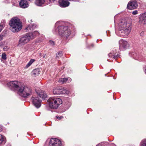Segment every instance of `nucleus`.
Instances as JSON below:
<instances>
[{
	"instance_id": "29",
	"label": "nucleus",
	"mask_w": 146,
	"mask_h": 146,
	"mask_svg": "<svg viewBox=\"0 0 146 146\" xmlns=\"http://www.w3.org/2000/svg\"><path fill=\"white\" fill-rule=\"evenodd\" d=\"M3 35L1 34L0 35V41L3 39Z\"/></svg>"
},
{
	"instance_id": "34",
	"label": "nucleus",
	"mask_w": 146,
	"mask_h": 146,
	"mask_svg": "<svg viewBox=\"0 0 146 146\" xmlns=\"http://www.w3.org/2000/svg\"><path fill=\"white\" fill-rule=\"evenodd\" d=\"M0 27H0V29H1V30H2V29H3V26H2V25H0Z\"/></svg>"
},
{
	"instance_id": "9",
	"label": "nucleus",
	"mask_w": 146,
	"mask_h": 146,
	"mask_svg": "<svg viewBox=\"0 0 146 146\" xmlns=\"http://www.w3.org/2000/svg\"><path fill=\"white\" fill-rule=\"evenodd\" d=\"M31 99L34 105L36 108H38L40 107L41 100H40L38 97H33Z\"/></svg>"
},
{
	"instance_id": "12",
	"label": "nucleus",
	"mask_w": 146,
	"mask_h": 146,
	"mask_svg": "<svg viewBox=\"0 0 146 146\" xmlns=\"http://www.w3.org/2000/svg\"><path fill=\"white\" fill-rule=\"evenodd\" d=\"M116 49H114L108 54V55L110 58H113L116 60L117 58L120 57V55H119Z\"/></svg>"
},
{
	"instance_id": "26",
	"label": "nucleus",
	"mask_w": 146,
	"mask_h": 146,
	"mask_svg": "<svg viewBox=\"0 0 146 146\" xmlns=\"http://www.w3.org/2000/svg\"><path fill=\"white\" fill-rule=\"evenodd\" d=\"M1 57L3 60H6L7 59L6 55L5 53H3L2 54Z\"/></svg>"
},
{
	"instance_id": "1",
	"label": "nucleus",
	"mask_w": 146,
	"mask_h": 146,
	"mask_svg": "<svg viewBox=\"0 0 146 146\" xmlns=\"http://www.w3.org/2000/svg\"><path fill=\"white\" fill-rule=\"evenodd\" d=\"M7 85L17 89L18 94L23 98H29L32 94L33 91L30 88L25 86L19 87V82L17 81L11 82L7 83Z\"/></svg>"
},
{
	"instance_id": "38",
	"label": "nucleus",
	"mask_w": 146,
	"mask_h": 146,
	"mask_svg": "<svg viewBox=\"0 0 146 146\" xmlns=\"http://www.w3.org/2000/svg\"><path fill=\"white\" fill-rule=\"evenodd\" d=\"M28 0L31 1H32L33 0Z\"/></svg>"
},
{
	"instance_id": "27",
	"label": "nucleus",
	"mask_w": 146,
	"mask_h": 146,
	"mask_svg": "<svg viewBox=\"0 0 146 146\" xmlns=\"http://www.w3.org/2000/svg\"><path fill=\"white\" fill-rule=\"evenodd\" d=\"M138 11L137 10H135L133 11L132 13V14L133 15H136L137 14Z\"/></svg>"
},
{
	"instance_id": "22",
	"label": "nucleus",
	"mask_w": 146,
	"mask_h": 146,
	"mask_svg": "<svg viewBox=\"0 0 146 146\" xmlns=\"http://www.w3.org/2000/svg\"><path fill=\"white\" fill-rule=\"evenodd\" d=\"M5 137L0 134V145L5 143Z\"/></svg>"
},
{
	"instance_id": "10",
	"label": "nucleus",
	"mask_w": 146,
	"mask_h": 146,
	"mask_svg": "<svg viewBox=\"0 0 146 146\" xmlns=\"http://www.w3.org/2000/svg\"><path fill=\"white\" fill-rule=\"evenodd\" d=\"M138 6V4L136 1H131L128 3L127 5V8L130 10L134 9H136Z\"/></svg>"
},
{
	"instance_id": "20",
	"label": "nucleus",
	"mask_w": 146,
	"mask_h": 146,
	"mask_svg": "<svg viewBox=\"0 0 146 146\" xmlns=\"http://www.w3.org/2000/svg\"><path fill=\"white\" fill-rule=\"evenodd\" d=\"M29 34H31L32 38H31V39H33L35 37L39 35V33L37 31H34L33 33H29Z\"/></svg>"
},
{
	"instance_id": "39",
	"label": "nucleus",
	"mask_w": 146,
	"mask_h": 146,
	"mask_svg": "<svg viewBox=\"0 0 146 146\" xmlns=\"http://www.w3.org/2000/svg\"><path fill=\"white\" fill-rule=\"evenodd\" d=\"M92 46H93V45H92Z\"/></svg>"
},
{
	"instance_id": "32",
	"label": "nucleus",
	"mask_w": 146,
	"mask_h": 146,
	"mask_svg": "<svg viewBox=\"0 0 146 146\" xmlns=\"http://www.w3.org/2000/svg\"><path fill=\"white\" fill-rule=\"evenodd\" d=\"M56 117L58 119H61L60 117H59V116H56Z\"/></svg>"
},
{
	"instance_id": "14",
	"label": "nucleus",
	"mask_w": 146,
	"mask_h": 146,
	"mask_svg": "<svg viewBox=\"0 0 146 146\" xmlns=\"http://www.w3.org/2000/svg\"><path fill=\"white\" fill-rule=\"evenodd\" d=\"M19 6L22 8H26L29 6V5L27 0H21L19 3Z\"/></svg>"
},
{
	"instance_id": "3",
	"label": "nucleus",
	"mask_w": 146,
	"mask_h": 146,
	"mask_svg": "<svg viewBox=\"0 0 146 146\" xmlns=\"http://www.w3.org/2000/svg\"><path fill=\"white\" fill-rule=\"evenodd\" d=\"M9 25L13 33L17 32L20 31L22 27V23L20 19L17 17H14L10 20Z\"/></svg>"
},
{
	"instance_id": "36",
	"label": "nucleus",
	"mask_w": 146,
	"mask_h": 146,
	"mask_svg": "<svg viewBox=\"0 0 146 146\" xmlns=\"http://www.w3.org/2000/svg\"><path fill=\"white\" fill-rule=\"evenodd\" d=\"M145 74H146V68L145 69Z\"/></svg>"
},
{
	"instance_id": "17",
	"label": "nucleus",
	"mask_w": 146,
	"mask_h": 146,
	"mask_svg": "<svg viewBox=\"0 0 146 146\" xmlns=\"http://www.w3.org/2000/svg\"><path fill=\"white\" fill-rule=\"evenodd\" d=\"M45 1V0H35V3L37 6H42L44 5Z\"/></svg>"
},
{
	"instance_id": "13",
	"label": "nucleus",
	"mask_w": 146,
	"mask_h": 146,
	"mask_svg": "<svg viewBox=\"0 0 146 146\" xmlns=\"http://www.w3.org/2000/svg\"><path fill=\"white\" fill-rule=\"evenodd\" d=\"M139 22L141 24H146V12L140 15Z\"/></svg>"
},
{
	"instance_id": "15",
	"label": "nucleus",
	"mask_w": 146,
	"mask_h": 146,
	"mask_svg": "<svg viewBox=\"0 0 146 146\" xmlns=\"http://www.w3.org/2000/svg\"><path fill=\"white\" fill-rule=\"evenodd\" d=\"M58 3L60 7H65L69 6L70 3L69 2L64 0H59Z\"/></svg>"
},
{
	"instance_id": "31",
	"label": "nucleus",
	"mask_w": 146,
	"mask_h": 146,
	"mask_svg": "<svg viewBox=\"0 0 146 146\" xmlns=\"http://www.w3.org/2000/svg\"><path fill=\"white\" fill-rule=\"evenodd\" d=\"M60 21H58L56 23V26H57L58 25L59 23L60 22Z\"/></svg>"
},
{
	"instance_id": "33",
	"label": "nucleus",
	"mask_w": 146,
	"mask_h": 146,
	"mask_svg": "<svg viewBox=\"0 0 146 146\" xmlns=\"http://www.w3.org/2000/svg\"><path fill=\"white\" fill-rule=\"evenodd\" d=\"M2 130V126L0 125V131H1Z\"/></svg>"
},
{
	"instance_id": "7",
	"label": "nucleus",
	"mask_w": 146,
	"mask_h": 146,
	"mask_svg": "<svg viewBox=\"0 0 146 146\" xmlns=\"http://www.w3.org/2000/svg\"><path fill=\"white\" fill-rule=\"evenodd\" d=\"M119 48L121 50H125L128 48L129 46L128 42L125 40H120L119 42Z\"/></svg>"
},
{
	"instance_id": "24",
	"label": "nucleus",
	"mask_w": 146,
	"mask_h": 146,
	"mask_svg": "<svg viewBox=\"0 0 146 146\" xmlns=\"http://www.w3.org/2000/svg\"><path fill=\"white\" fill-rule=\"evenodd\" d=\"M140 146H146V139L142 140L140 144Z\"/></svg>"
},
{
	"instance_id": "16",
	"label": "nucleus",
	"mask_w": 146,
	"mask_h": 146,
	"mask_svg": "<svg viewBox=\"0 0 146 146\" xmlns=\"http://www.w3.org/2000/svg\"><path fill=\"white\" fill-rule=\"evenodd\" d=\"M36 93L38 95L43 99L44 100L47 97V96L46 94L44 91H43L41 90L40 92L37 91L36 92Z\"/></svg>"
},
{
	"instance_id": "23",
	"label": "nucleus",
	"mask_w": 146,
	"mask_h": 146,
	"mask_svg": "<svg viewBox=\"0 0 146 146\" xmlns=\"http://www.w3.org/2000/svg\"><path fill=\"white\" fill-rule=\"evenodd\" d=\"M39 70L38 69H35L32 72V73L33 75H34L35 76L37 75L38 74H39Z\"/></svg>"
},
{
	"instance_id": "19",
	"label": "nucleus",
	"mask_w": 146,
	"mask_h": 146,
	"mask_svg": "<svg viewBox=\"0 0 146 146\" xmlns=\"http://www.w3.org/2000/svg\"><path fill=\"white\" fill-rule=\"evenodd\" d=\"M36 25L35 24L33 25H29L26 28V29L30 31H32L33 29L36 27Z\"/></svg>"
},
{
	"instance_id": "11",
	"label": "nucleus",
	"mask_w": 146,
	"mask_h": 146,
	"mask_svg": "<svg viewBox=\"0 0 146 146\" xmlns=\"http://www.w3.org/2000/svg\"><path fill=\"white\" fill-rule=\"evenodd\" d=\"M53 92L54 95H60L66 93V92L64 88H56L53 89Z\"/></svg>"
},
{
	"instance_id": "28",
	"label": "nucleus",
	"mask_w": 146,
	"mask_h": 146,
	"mask_svg": "<svg viewBox=\"0 0 146 146\" xmlns=\"http://www.w3.org/2000/svg\"><path fill=\"white\" fill-rule=\"evenodd\" d=\"M49 43L52 45H55L54 42L52 40H50Z\"/></svg>"
},
{
	"instance_id": "6",
	"label": "nucleus",
	"mask_w": 146,
	"mask_h": 146,
	"mask_svg": "<svg viewBox=\"0 0 146 146\" xmlns=\"http://www.w3.org/2000/svg\"><path fill=\"white\" fill-rule=\"evenodd\" d=\"M31 34L27 33L22 36L19 41V44L23 45L28 42L32 38Z\"/></svg>"
},
{
	"instance_id": "4",
	"label": "nucleus",
	"mask_w": 146,
	"mask_h": 146,
	"mask_svg": "<svg viewBox=\"0 0 146 146\" xmlns=\"http://www.w3.org/2000/svg\"><path fill=\"white\" fill-rule=\"evenodd\" d=\"M49 107L52 108L57 109L62 102V100L54 97H50L48 100Z\"/></svg>"
},
{
	"instance_id": "2",
	"label": "nucleus",
	"mask_w": 146,
	"mask_h": 146,
	"mask_svg": "<svg viewBox=\"0 0 146 146\" xmlns=\"http://www.w3.org/2000/svg\"><path fill=\"white\" fill-rule=\"evenodd\" d=\"M131 28L130 23H127L125 19H121L118 23V32L116 34L121 37H126L130 33Z\"/></svg>"
},
{
	"instance_id": "5",
	"label": "nucleus",
	"mask_w": 146,
	"mask_h": 146,
	"mask_svg": "<svg viewBox=\"0 0 146 146\" xmlns=\"http://www.w3.org/2000/svg\"><path fill=\"white\" fill-rule=\"evenodd\" d=\"M59 35L66 38L68 37L71 34V32L68 27L60 26L57 29Z\"/></svg>"
},
{
	"instance_id": "18",
	"label": "nucleus",
	"mask_w": 146,
	"mask_h": 146,
	"mask_svg": "<svg viewBox=\"0 0 146 146\" xmlns=\"http://www.w3.org/2000/svg\"><path fill=\"white\" fill-rule=\"evenodd\" d=\"M71 79L70 78H61L59 80V81L60 82H62V84L64 83H68L71 82Z\"/></svg>"
},
{
	"instance_id": "21",
	"label": "nucleus",
	"mask_w": 146,
	"mask_h": 146,
	"mask_svg": "<svg viewBox=\"0 0 146 146\" xmlns=\"http://www.w3.org/2000/svg\"><path fill=\"white\" fill-rule=\"evenodd\" d=\"M35 61V60L33 59H31L28 63L26 66L25 68H27L29 67Z\"/></svg>"
},
{
	"instance_id": "25",
	"label": "nucleus",
	"mask_w": 146,
	"mask_h": 146,
	"mask_svg": "<svg viewBox=\"0 0 146 146\" xmlns=\"http://www.w3.org/2000/svg\"><path fill=\"white\" fill-rule=\"evenodd\" d=\"M62 56V52L61 51H60L56 54V57L59 58Z\"/></svg>"
},
{
	"instance_id": "30",
	"label": "nucleus",
	"mask_w": 146,
	"mask_h": 146,
	"mask_svg": "<svg viewBox=\"0 0 146 146\" xmlns=\"http://www.w3.org/2000/svg\"><path fill=\"white\" fill-rule=\"evenodd\" d=\"M144 34V32L143 31L140 34L141 36H143Z\"/></svg>"
},
{
	"instance_id": "37",
	"label": "nucleus",
	"mask_w": 146,
	"mask_h": 146,
	"mask_svg": "<svg viewBox=\"0 0 146 146\" xmlns=\"http://www.w3.org/2000/svg\"><path fill=\"white\" fill-rule=\"evenodd\" d=\"M60 118H61V119L63 117V116H61V117H60Z\"/></svg>"
},
{
	"instance_id": "8",
	"label": "nucleus",
	"mask_w": 146,
	"mask_h": 146,
	"mask_svg": "<svg viewBox=\"0 0 146 146\" xmlns=\"http://www.w3.org/2000/svg\"><path fill=\"white\" fill-rule=\"evenodd\" d=\"M49 146H61V141L56 138H51L49 142Z\"/></svg>"
},
{
	"instance_id": "35",
	"label": "nucleus",
	"mask_w": 146,
	"mask_h": 146,
	"mask_svg": "<svg viewBox=\"0 0 146 146\" xmlns=\"http://www.w3.org/2000/svg\"><path fill=\"white\" fill-rule=\"evenodd\" d=\"M46 55V54H44V55H43V58H44L45 57Z\"/></svg>"
}]
</instances>
